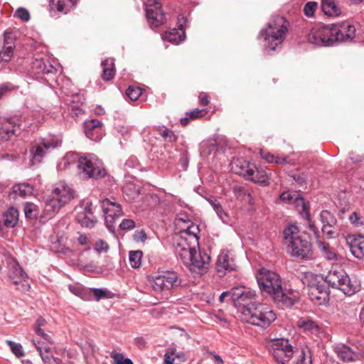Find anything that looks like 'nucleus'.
<instances>
[{
	"instance_id": "6e6552de",
	"label": "nucleus",
	"mask_w": 364,
	"mask_h": 364,
	"mask_svg": "<svg viewBox=\"0 0 364 364\" xmlns=\"http://www.w3.org/2000/svg\"><path fill=\"white\" fill-rule=\"evenodd\" d=\"M269 348L277 364H286L290 360L294 353L289 340L285 338L272 340L269 343Z\"/></svg>"
},
{
	"instance_id": "7ed1b4c3",
	"label": "nucleus",
	"mask_w": 364,
	"mask_h": 364,
	"mask_svg": "<svg viewBox=\"0 0 364 364\" xmlns=\"http://www.w3.org/2000/svg\"><path fill=\"white\" fill-rule=\"evenodd\" d=\"M77 159L78 174L82 178H99L106 175L102 162L94 154L79 157L75 153L69 152L64 157L65 165Z\"/></svg>"
},
{
	"instance_id": "39448f33",
	"label": "nucleus",
	"mask_w": 364,
	"mask_h": 364,
	"mask_svg": "<svg viewBox=\"0 0 364 364\" xmlns=\"http://www.w3.org/2000/svg\"><path fill=\"white\" fill-rule=\"evenodd\" d=\"M288 31V22L282 16L273 18L267 25L265 30L261 31V36L264 38V46L270 50H275L276 47L281 45L285 39Z\"/></svg>"
},
{
	"instance_id": "1a4fd4ad",
	"label": "nucleus",
	"mask_w": 364,
	"mask_h": 364,
	"mask_svg": "<svg viewBox=\"0 0 364 364\" xmlns=\"http://www.w3.org/2000/svg\"><path fill=\"white\" fill-rule=\"evenodd\" d=\"M257 280L260 290L271 296L282 286L279 275L264 268L259 269L257 274Z\"/></svg>"
},
{
	"instance_id": "052dcab7",
	"label": "nucleus",
	"mask_w": 364,
	"mask_h": 364,
	"mask_svg": "<svg viewBox=\"0 0 364 364\" xmlns=\"http://www.w3.org/2000/svg\"><path fill=\"white\" fill-rule=\"evenodd\" d=\"M206 113L207 112L205 109H195L193 111L187 113V115L189 116L191 119H196L204 117Z\"/></svg>"
},
{
	"instance_id": "20e7f679",
	"label": "nucleus",
	"mask_w": 364,
	"mask_h": 364,
	"mask_svg": "<svg viewBox=\"0 0 364 364\" xmlns=\"http://www.w3.org/2000/svg\"><path fill=\"white\" fill-rule=\"evenodd\" d=\"M176 254L183 263L193 272L203 274L209 267L210 261L209 255L197 251L188 244H185V245L178 244L176 247Z\"/></svg>"
},
{
	"instance_id": "6ab92c4d",
	"label": "nucleus",
	"mask_w": 364,
	"mask_h": 364,
	"mask_svg": "<svg viewBox=\"0 0 364 364\" xmlns=\"http://www.w3.org/2000/svg\"><path fill=\"white\" fill-rule=\"evenodd\" d=\"M346 242L352 255L361 259L364 257V236L361 235H350L346 237Z\"/></svg>"
},
{
	"instance_id": "423d86ee",
	"label": "nucleus",
	"mask_w": 364,
	"mask_h": 364,
	"mask_svg": "<svg viewBox=\"0 0 364 364\" xmlns=\"http://www.w3.org/2000/svg\"><path fill=\"white\" fill-rule=\"evenodd\" d=\"M324 279L328 286L341 290L346 295L351 296L360 289L358 282L350 279L345 270L339 267H333Z\"/></svg>"
},
{
	"instance_id": "bf43d9fd",
	"label": "nucleus",
	"mask_w": 364,
	"mask_h": 364,
	"mask_svg": "<svg viewBox=\"0 0 364 364\" xmlns=\"http://www.w3.org/2000/svg\"><path fill=\"white\" fill-rule=\"evenodd\" d=\"M135 227V222L131 219H124L119 225V228L124 230H132Z\"/></svg>"
},
{
	"instance_id": "c9c22d12",
	"label": "nucleus",
	"mask_w": 364,
	"mask_h": 364,
	"mask_svg": "<svg viewBox=\"0 0 364 364\" xmlns=\"http://www.w3.org/2000/svg\"><path fill=\"white\" fill-rule=\"evenodd\" d=\"M31 192V187L26 184H18L13 187L10 196L13 198H23Z\"/></svg>"
},
{
	"instance_id": "09e8293b",
	"label": "nucleus",
	"mask_w": 364,
	"mask_h": 364,
	"mask_svg": "<svg viewBox=\"0 0 364 364\" xmlns=\"http://www.w3.org/2000/svg\"><path fill=\"white\" fill-rule=\"evenodd\" d=\"M159 131L161 136L170 142L175 141L177 139L174 133L168 128L162 127Z\"/></svg>"
},
{
	"instance_id": "c03bdc74",
	"label": "nucleus",
	"mask_w": 364,
	"mask_h": 364,
	"mask_svg": "<svg viewBox=\"0 0 364 364\" xmlns=\"http://www.w3.org/2000/svg\"><path fill=\"white\" fill-rule=\"evenodd\" d=\"M9 277L14 280H18L17 279H27V275L23 270V269L19 266L18 264H16L14 265L13 270L10 273Z\"/></svg>"
},
{
	"instance_id": "4468645a",
	"label": "nucleus",
	"mask_w": 364,
	"mask_h": 364,
	"mask_svg": "<svg viewBox=\"0 0 364 364\" xmlns=\"http://www.w3.org/2000/svg\"><path fill=\"white\" fill-rule=\"evenodd\" d=\"M145 10L146 18L152 26L158 27L165 23V14L161 11V4L159 0H147Z\"/></svg>"
},
{
	"instance_id": "603ef678",
	"label": "nucleus",
	"mask_w": 364,
	"mask_h": 364,
	"mask_svg": "<svg viewBox=\"0 0 364 364\" xmlns=\"http://www.w3.org/2000/svg\"><path fill=\"white\" fill-rule=\"evenodd\" d=\"M14 284L16 286V289L21 291H27L30 288L26 279H19L18 280H14Z\"/></svg>"
},
{
	"instance_id": "0e129e2a",
	"label": "nucleus",
	"mask_w": 364,
	"mask_h": 364,
	"mask_svg": "<svg viewBox=\"0 0 364 364\" xmlns=\"http://www.w3.org/2000/svg\"><path fill=\"white\" fill-rule=\"evenodd\" d=\"M108 248L109 245L102 240H98L95 245V250L98 252H106Z\"/></svg>"
},
{
	"instance_id": "4c0bfd02",
	"label": "nucleus",
	"mask_w": 364,
	"mask_h": 364,
	"mask_svg": "<svg viewBox=\"0 0 364 364\" xmlns=\"http://www.w3.org/2000/svg\"><path fill=\"white\" fill-rule=\"evenodd\" d=\"M34 345L39 351L40 355L44 364H60L61 363V360L59 358L54 357L51 353H46L43 352V346H41L36 343H34Z\"/></svg>"
},
{
	"instance_id": "393cba45",
	"label": "nucleus",
	"mask_w": 364,
	"mask_h": 364,
	"mask_svg": "<svg viewBox=\"0 0 364 364\" xmlns=\"http://www.w3.org/2000/svg\"><path fill=\"white\" fill-rule=\"evenodd\" d=\"M78 0H51L50 6L58 12L66 14L77 4Z\"/></svg>"
},
{
	"instance_id": "bb28decb",
	"label": "nucleus",
	"mask_w": 364,
	"mask_h": 364,
	"mask_svg": "<svg viewBox=\"0 0 364 364\" xmlns=\"http://www.w3.org/2000/svg\"><path fill=\"white\" fill-rule=\"evenodd\" d=\"M316 244L324 258L331 261L337 259V254L335 249L331 247L328 242L317 239Z\"/></svg>"
},
{
	"instance_id": "49530a36",
	"label": "nucleus",
	"mask_w": 364,
	"mask_h": 364,
	"mask_svg": "<svg viewBox=\"0 0 364 364\" xmlns=\"http://www.w3.org/2000/svg\"><path fill=\"white\" fill-rule=\"evenodd\" d=\"M126 94L130 100L135 101L142 94V90L140 87L129 86L127 90Z\"/></svg>"
},
{
	"instance_id": "f8f14e48",
	"label": "nucleus",
	"mask_w": 364,
	"mask_h": 364,
	"mask_svg": "<svg viewBox=\"0 0 364 364\" xmlns=\"http://www.w3.org/2000/svg\"><path fill=\"white\" fill-rule=\"evenodd\" d=\"M60 143V141L56 137H52L49 139H43L40 144L33 146L30 149V165L34 166L40 164L44 156L47 154V151L50 149L57 147Z\"/></svg>"
},
{
	"instance_id": "de8ad7c7",
	"label": "nucleus",
	"mask_w": 364,
	"mask_h": 364,
	"mask_svg": "<svg viewBox=\"0 0 364 364\" xmlns=\"http://www.w3.org/2000/svg\"><path fill=\"white\" fill-rule=\"evenodd\" d=\"M298 325L299 327L303 328L306 331H314L318 328V326L315 322L311 320H306L303 318L298 321Z\"/></svg>"
},
{
	"instance_id": "3c124183",
	"label": "nucleus",
	"mask_w": 364,
	"mask_h": 364,
	"mask_svg": "<svg viewBox=\"0 0 364 364\" xmlns=\"http://www.w3.org/2000/svg\"><path fill=\"white\" fill-rule=\"evenodd\" d=\"M322 232L323 234L326 235L329 238H335L338 235L337 232V225L336 226H322Z\"/></svg>"
},
{
	"instance_id": "680f3d73",
	"label": "nucleus",
	"mask_w": 364,
	"mask_h": 364,
	"mask_svg": "<svg viewBox=\"0 0 364 364\" xmlns=\"http://www.w3.org/2000/svg\"><path fill=\"white\" fill-rule=\"evenodd\" d=\"M36 210V205L33 203H26L24 205V213L26 218H31L33 217V213Z\"/></svg>"
},
{
	"instance_id": "58836bf2",
	"label": "nucleus",
	"mask_w": 364,
	"mask_h": 364,
	"mask_svg": "<svg viewBox=\"0 0 364 364\" xmlns=\"http://www.w3.org/2000/svg\"><path fill=\"white\" fill-rule=\"evenodd\" d=\"M63 205L64 203H61L56 197L51 194L50 198L48 199L46 203V210L47 212H58Z\"/></svg>"
},
{
	"instance_id": "6e6d98bb",
	"label": "nucleus",
	"mask_w": 364,
	"mask_h": 364,
	"mask_svg": "<svg viewBox=\"0 0 364 364\" xmlns=\"http://www.w3.org/2000/svg\"><path fill=\"white\" fill-rule=\"evenodd\" d=\"M15 15L16 17L23 21H28L30 19L28 11L24 8H19L16 10Z\"/></svg>"
},
{
	"instance_id": "338daca9",
	"label": "nucleus",
	"mask_w": 364,
	"mask_h": 364,
	"mask_svg": "<svg viewBox=\"0 0 364 364\" xmlns=\"http://www.w3.org/2000/svg\"><path fill=\"white\" fill-rule=\"evenodd\" d=\"M80 298H82L84 300L93 299L92 289L82 288Z\"/></svg>"
},
{
	"instance_id": "e2e57ef3",
	"label": "nucleus",
	"mask_w": 364,
	"mask_h": 364,
	"mask_svg": "<svg viewBox=\"0 0 364 364\" xmlns=\"http://www.w3.org/2000/svg\"><path fill=\"white\" fill-rule=\"evenodd\" d=\"M294 202L296 203V205L299 208V206L301 207V210L305 212L307 217L309 218V213H308V205L304 202V200L301 197H297L295 198Z\"/></svg>"
},
{
	"instance_id": "69168bd1",
	"label": "nucleus",
	"mask_w": 364,
	"mask_h": 364,
	"mask_svg": "<svg viewBox=\"0 0 364 364\" xmlns=\"http://www.w3.org/2000/svg\"><path fill=\"white\" fill-rule=\"evenodd\" d=\"M198 100L202 106H207L210 102V97L208 94L204 92L199 93Z\"/></svg>"
},
{
	"instance_id": "c85d7f7f",
	"label": "nucleus",
	"mask_w": 364,
	"mask_h": 364,
	"mask_svg": "<svg viewBox=\"0 0 364 364\" xmlns=\"http://www.w3.org/2000/svg\"><path fill=\"white\" fill-rule=\"evenodd\" d=\"M185 32L182 28L179 30L173 28L166 31L164 36V39L175 44H178L184 40Z\"/></svg>"
},
{
	"instance_id": "f257e3e1",
	"label": "nucleus",
	"mask_w": 364,
	"mask_h": 364,
	"mask_svg": "<svg viewBox=\"0 0 364 364\" xmlns=\"http://www.w3.org/2000/svg\"><path fill=\"white\" fill-rule=\"evenodd\" d=\"M235 290L239 291V295L233 302L243 321L266 328L275 321L276 314L269 306L256 304L255 291L245 287H235Z\"/></svg>"
},
{
	"instance_id": "ddd939ff",
	"label": "nucleus",
	"mask_w": 364,
	"mask_h": 364,
	"mask_svg": "<svg viewBox=\"0 0 364 364\" xmlns=\"http://www.w3.org/2000/svg\"><path fill=\"white\" fill-rule=\"evenodd\" d=\"M330 28L334 42H346L353 40L355 36V26L348 22L344 21L338 24H331Z\"/></svg>"
},
{
	"instance_id": "cd10ccee",
	"label": "nucleus",
	"mask_w": 364,
	"mask_h": 364,
	"mask_svg": "<svg viewBox=\"0 0 364 364\" xmlns=\"http://www.w3.org/2000/svg\"><path fill=\"white\" fill-rule=\"evenodd\" d=\"M260 155L269 164H293L294 163L285 156H274L269 152L261 150Z\"/></svg>"
},
{
	"instance_id": "13d9d810",
	"label": "nucleus",
	"mask_w": 364,
	"mask_h": 364,
	"mask_svg": "<svg viewBox=\"0 0 364 364\" xmlns=\"http://www.w3.org/2000/svg\"><path fill=\"white\" fill-rule=\"evenodd\" d=\"M92 293L93 299H95L96 301H99L104 297H107L109 291L102 289H92Z\"/></svg>"
},
{
	"instance_id": "4d7b16f0",
	"label": "nucleus",
	"mask_w": 364,
	"mask_h": 364,
	"mask_svg": "<svg viewBox=\"0 0 364 364\" xmlns=\"http://www.w3.org/2000/svg\"><path fill=\"white\" fill-rule=\"evenodd\" d=\"M168 350L170 353L173 356L174 359L177 358L181 362H185L186 360V356L185 353L183 351L177 352L175 348H169Z\"/></svg>"
},
{
	"instance_id": "9d476101",
	"label": "nucleus",
	"mask_w": 364,
	"mask_h": 364,
	"mask_svg": "<svg viewBox=\"0 0 364 364\" xmlns=\"http://www.w3.org/2000/svg\"><path fill=\"white\" fill-rule=\"evenodd\" d=\"M105 225L111 232L115 230V220L122 215V207L114 199L105 198L101 201Z\"/></svg>"
},
{
	"instance_id": "79ce46f5",
	"label": "nucleus",
	"mask_w": 364,
	"mask_h": 364,
	"mask_svg": "<svg viewBox=\"0 0 364 364\" xmlns=\"http://www.w3.org/2000/svg\"><path fill=\"white\" fill-rule=\"evenodd\" d=\"M142 255V252L140 250L129 252V263L133 268H138L141 266Z\"/></svg>"
},
{
	"instance_id": "9b49d317",
	"label": "nucleus",
	"mask_w": 364,
	"mask_h": 364,
	"mask_svg": "<svg viewBox=\"0 0 364 364\" xmlns=\"http://www.w3.org/2000/svg\"><path fill=\"white\" fill-rule=\"evenodd\" d=\"M330 25L314 27L307 36L309 43L316 46H329L333 44Z\"/></svg>"
},
{
	"instance_id": "f03ea898",
	"label": "nucleus",
	"mask_w": 364,
	"mask_h": 364,
	"mask_svg": "<svg viewBox=\"0 0 364 364\" xmlns=\"http://www.w3.org/2000/svg\"><path fill=\"white\" fill-rule=\"evenodd\" d=\"M283 242L287 253L299 259H311L314 257L311 243L298 226L290 225L283 230Z\"/></svg>"
},
{
	"instance_id": "473e14b6",
	"label": "nucleus",
	"mask_w": 364,
	"mask_h": 364,
	"mask_svg": "<svg viewBox=\"0 0 364 364\" xmlns=\"http://www.w3.org/2000/svg\"><path fill=\"white\" fill-rule=\"evenodd\" d=\"M148 284L156 292L166 291L165 284L161 279V273L148 277Z\"/></svg>"
},
{
	"instance_id": "a18cd8bd",
	"label": "nucleus",
	"mask_w": 364,
	"mask_h": 364,
	"mask_svg": "<svg viewBox=\"0 0 364 364\" xmlns=\"http://www.w3.org/2000/svg\"><path fill=\"white\" fill-rule=\"evenodd\" d=\"M6 343L10 347L12 353L18 358L22 357L24 355V352L23 350V347L20 343H15L12 341L8 340L6 341Z\"/></svg>"
},
{
	"instance_id": "0eeeda50",
	"label": "nucleus",
	"mask_w": 364,
	"mask_h": 364,
	"mask_svg": "<svg viewBox=\"0 0 364 364\" xmlns=\"http://www.w3.org/2000/svg\"><path fill=\"white\" fill-rule=\"evenodd\" d=\"M306 291L309 299L316 305L326 304L329 301V289L326 287L325 279L318 276L310 275L305 277Z\"/></svg>"
},
{
	"instance_id": "8fccbe9b",
	"label": "nucleus",
	"mask_w": 364,
	"mask_h": 364,
	"mask_svg": "<svg viewBox=\"0 0 364 364\" xmlns=\"http://www.w3.org/2000/svg\"><path fill=\"white\" fill-rule=\"evenodd\" d=\"M317 6L318 4L315 1L307 2L304 8V14L308 17L312 16L317 9Z\"/></svg>"
},
{
	"instance_id": "dca6fc26",
	"label": "nucleus",
	"mask_w": 364,
	"mask_h": 364,
	"mask_svg": "<svg viewBox=\"0 0 364 364\" xmlns=\"http://www.w3.org/2000/svg\"><path fill=\"white\" fill-rule=\"evenodd\" d=\"M22 118L17 116L0 118V139L9 140L16 134V127H21Z\"/></svg>"
},
{
	"instance_id": "b1692460",
	"label": "nucleus",
	"mask_w": 364,
	"mask_h": 364,
	"mask_svg": "<svg viewBox=\"0 0 364 364\" xmlns=\"http://www.w3.org/2000/svg\"><path fill=\"white\" fill-rule=\"evenodd\" d=\"M52 194L65 205L74 198L73 191L64 182L58 183Z\"/></svg>"
},
{
	"instance_id": "a19ab883",
	"label": "nucleus",
	"mask_w": 364,
	"mask_h": 364,
	"mask_svg": "<svg viewBox=\"0 0 364 364\" xmlns=\"http://www.w3.org/2000/svg\"><path fill=\"white\" fill-rule=\"evenodd\" d=\"M321 221L323 225L326 226H336V218L328 210H323L320 213Z\"/></svg>"
},
{
	"instance_id": "f3484780",
	"label": "nucleus",
	"mask_w": 364,
	"mask_h": 364,
	"mask_svg": "<svg viewBox=\"0 0 364 364\" xmlns=\"http://www.w3.org/2000/svg\"><path fill=\"white\" fill-rule=\"evenodd\" d=\"M236 269V264L232 254L229 251H223L218 257L216 270L220 277H223L227 271Z\"/></svg>"
},
{
	"instance_id": "2eb2a0df",
	"label": "nucleus",
	"mask_w": 364,
	"mask_h": 364,
	"mask_svg": "<svg viewBox=\"0 0 364 364\" xmlns=\"http://www.w3.org/2000/svg\"><path fill=\"white\" fill-rule=\"evenodd\" d=\"M255 168H251L248 164L247 169L238 172V174L244 175L248 178L251 179L255 183L261 186H266L269 185L272 173L267 167L263 166H254Z\"/></svg>"
},
{
	"instance_id": "37998d69",
	"label": "nucleus",
	"mask_w": 364,
	"mask_h": 364,
	"mask_svg": "<svg viewBox=\"0 0 364 364\" xmlns=\"http://www.w3.org/2000/svg\"><path fill=\"white\" fill-rule=\"evenodd\" d=\"M298 353V358L296 360H295L294 364H311V358L309 350L302 349Z\"/></svg>"
},
{
	"instance_id": "aec40b11",
	"label": "nucleus",
	"mask_w": 364,
	"mask_h": 364,
	"mask_svg": "<svg viewBox=\"0 0 364 364\" xmlns=\"http://www.w3.org/2000/svg\"><path fill=\"white\" fill-rule=\"evenodd\" d=\"M274 302L283 307H291L297 301L298 297L293 292L285 291L282 286L272 295Z\"/></svg>"
},
{
	"instance_id": "5fc2aeb1",
	"label": "nucleus",
	"mask_w": 364,
	"mask_h": 364,
	"mask_svg": "<svg viewBox=\"0 0 364 364\" xmlns=\"http://www.w3.org/2000/svg\"><path fill=\"white\" fill-rule=\"evenodd\" d=\"M238 293H239V291L235 290V288H233V289H230V291L223 292L219 297V300L221 302H223L226 297H230V299L233 301L234 297L238 298V295H239Z\"/></svg>"
},
{
	"instance_id": "f704fd0d",
	"label": "nucleus",
	"mask_w": 364,
	"mask_h": 364,
	"mask_svg": "<svg viewBox=\"0 0 364 364\" xmlns=\"http://www.w3.org/2000/svg\"><path fill=\"white\" fill-rule=\"evenodd\" d=\"M338 357L344 362H350L353 360L354 353L346 346H338L336 348Z\"/></svg>"
},
{
	"instance_id": "a211bd4d",
	"label": "nucleus",
	"mask_w": 364,
	"mask_h": 364,
	"mask_svg": "<svg viewBox=\"0 0 364 364\" xmlns=\"http://www.w3.org/2000/svg\"><path fill=\"white\" fill-rule=\"evenodd\" d=\"M16 36L11 29H7L4 33V47L0 52V63L9 62L14 54V41Z\"/></svg>"
},
{
	"instance_id": "864d4df0",
	"label": "nucleus",
	"mask_w": 364,
	"mask_h": 364,
	"mask_svg": "<svg viewBox=\"0 0 364 364\" xmlns=\"http://www.w3.org/2000/svg\"><path fill=\"white\" fill-rule=\"evenodd\" d=\"M349 220L356 228L361 227L364 224L363 218L356 212H353L350 215Z\"/></svg>"
},
{
	"instance_id": "7c9ffc66",
	"label": "nucleus",
	"mask_w": 364,
	"mask_h": 364,
	"mask_svg": "<svg viewBox=\"0 0 364 364\" xmlns=\"http://www.w3.org/2000/svg\"><path fill=\"white\" fill-rule=\"evenodd\" d=\"M103 71L102 77L104 80L108 81L113 78L115 75L114 59L107 58L101 63Z\"/></svg>"
},
{
	"instance_id": "5701e85b",
	"label": "nucleus",
	"mask_w": 364,
	"mask_h": 364,
	"mask_svg": "<svg viewBox=\"0 0 364 364\" xmlns=\"http://www.w3.org/2000/svg\"><path fill=\"white\" fill-rule=\"evenodd\" d=\"M207 201L211 205L218 217L224 224L230 225L232 222V218L230 214L223 208L221 203V198L210 196L206 198Z\"/></svg>"
},
{
	"instance_id": "4be33fe9",
	"label": "nucleus",
	"mask_w": 364,
	"mask_h": 364,
	"mask_svg": "<svg viewBox=\"0 0 364 364\" xmlns=\"http://www.w3.org/2000/svg\"><path fill=\"white\" fill-rule=\"evenodd\" d=\"M85 134L93 141H99L102 137V124L97 119L88 120L85 122Z\"/></svg>"
},
{
	"instance_id": "ea45409f",
	"label": "nucleus",
	"mask_w": 364,
	"mask_h": 364,
	"mask_svg": "<svg viewBox=\"0 0 364 364\" xmlns=\"http://www.w3.org/2000/svg\"><path fill=\"white\" fill-rule=\"evenodd\" d=\"M46 324V321L43 318L39 317L36 320L34 330L38 336H41L46 341H47L48 343H52V340L50 336L46 333L41 328V327L44 326Z\"/></svg>"
},
{
	"instance_id": "774afa93",
	"label": "nucleus",
	"mask_w": 364,
	"mask_h": 364,
	"mask_svg": "<svg viewBox=\"0 0 364 364\" xmlns=\"http://www.w3.org/2000/svg\"><path fill=\"white\" fill-rule=\"evenodd\" d=\"M111 357L114 359V364H122L123 360H125L123 355L121 353L112 351L110 354Z\"/></svg>"
},
{
	"instance_id": "72a5a7b5",
	"label": "nucleus",
	"mask_w": 364,
	"mask_h": 364,
	"mask_svg": "<svg viewBox=\"0 0 364 364\" xmlns=\"http://www.w3.org/2000/svg\"><path fill=\"white\" fill-rule=\"evenodd\" d=\"M232 189L237 199L241 200L244 202H248L250 205L253 204V198L252 195L247 190H245L244 187L235 186Z\"/></svg>"
},
{
	"instance_id": "c756f323",
	"label": "nucleus",
	"mask_w": 364,
	"mask_h": 364,
	"mask_svg": "<svg viewBox=\"0 0 364 364\" xmlns=\"http://www.w3.org/2000/svg\"><path fill=\"white\" fill-rule=\"evenodd\" d=\"M321 8L323 13L329 16H338L341 14V9L335 0H322Z\"/></svg>"
},
{
	"instance_id": "2f4dec72",
	"label": "nucleus",
	"mask_w": 364,
	"mask_h": 364,
	"mask_svg": "<svg viewBox=\"0 0 364 364\" xmlns=\"http://www.w3.org/2000/svg\"><path fill=\"white\" fill-rule=\"evenodd\" d=\"M4 224L6 227H14L18 220V211L17 209L11 208L3 215Z\"/></svg>"
},
{
	"instance_id": "e433bc0d",
	"label": "nucleus",
	"mask_w": 364,
	"mask_h": 364,
	"mask_svg": "<svg viewBox=\"0 0 364 364\" xmlns=\"http://www.w3.org/2000/svg\"><path fill=\"white\" fill-rule=\"evenodd\" d=\"M218 146V143L215 139H210L200 144V151L204 155H210L216 150Z\"/></svg>"
},
{
	"instance_id": "412c9836",
	"label": "nucleus",
	"mask_w": 364,
	"mask_h": 364,
	"mask_svg": "<svg viewBox=\"0 0 364 364\" xmlns=\"http://www.w3.org/2000/svg\"><path fill=\"white\" fill-rule=\"evenodd\" d=\"M76 220L82 227L91 228L95 226L97 220L92 211L91 202H87L83 210L77 212Z\"/></svg>"
},
{
	"instance_id": "a878e982",
	"label": "nucleus",
	"mask_w": 364,
	"mask_h": 364,
	"mask_svg": "<svg viewBox=\"0 0 364 364\" xmlns=\"http://www.w3.org/2000/svg\"><path fill=\"white\" fill-rule=\"evenodd\" d=\"M161 279L164 283L166 291L180 285V280L175 272L166 271L161 272Z\"/></svg>"
}]
</instances>
